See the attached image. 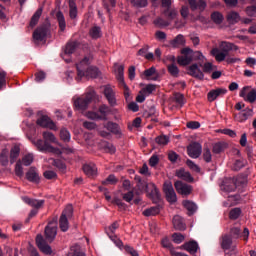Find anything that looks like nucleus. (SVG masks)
<instances>
[{
  "label": "nucleus",
  "mask_w": 256,
  "mask_h": 256,
  "mask_svg": "<svg viewBox=\"0 0 256 256\" xmlns=\"http://www.w3.org/2000/svg\"><path fill=\"white\" fill-rule=\"evenodd\" d=\"M29 139L30 141H32L33 145L37 147L40 153H53V155H61V153H63L61 149L51 146L50 143H55V141L57 140V138H55V135L51 132H43L44 140L38 139L35 141L31 138Z\"/></svg>",
  "instance_id": "1"
},
{
  "label": "nucleus",
  "mask_w": 256,
  "mask_h": 256,
  "mask_svg": "<svg viewBox=\"0 0 256 256\" xmlns=\"http://www.w3.org/2000/svg\"><path fill=\"white\" fill-rule=\"evenodd\" d=\"M91 63V58L84 57L79 64L76 65L78 71V79L86 77V79H97L101 75L99 68L95 66H89Z\"/></svg>",
  "instance_id": "2"
},
{
  "label": "nucleus",
  "mask_w": 256,
  "mask_h": 256,
  "mask_svg": "<svg viewBox=\"0 0 256 256\" xmlns=\"http://www.w3.org/2000/svg\"><path fill=\"white\" fill-rule=\"evenodd\" d=\"M219 48H213L211 50V56L215 57L218 63L225 61L230 51H239V46L227 41H222Z\"/></svg>",
  "instance_id": "3"
},
{
  "label": "nucleus",
  "mask_w": 256,
  "mask_h": 256,
  "mask_svg": "<svg viewBox=\"0 0 256 256\" xmlns=\"http://www.w3.org/2000/svg\"><path fill=\"white\" fill-rule=\"evenodd\" d=\"M51 35V23L45 21L43 24L38 26L33 32L34 43H46L47 37Z\"/></svg>",
  "instance_id": "4"
},
{
  "label": "nucleus",
  "mask_w": 256,
  "mask_h": 256,
  "mask_svg": "<svg viewBox=\"0 0 256 256\" xmlns=\"http://www.w3.org/2000/svg\"><path fill=\"white\" fill-rule=\"evenodd\" d=\"M59 221V218L57 216H54L50 222H48L47 226L44 230L45 235V241L47 243H53L55 241V237H57V223Z\"/></svg>",
  "instance_id": "5"
},
{
  "label": "nucleus",
  "mask_w": 256,
  "mask_h": 256,
  "mask_svg": "<svg viewBox=\"0 0 256 256\" xmlns=\"http://www.w3.org/2000/svg\"><path fill=\"white\" fill-rule=\"evenodd\" d=\"M51 15L57 19L60 31H65V16L61 12V0H56V7L52 10Z\"/></svg>",
  "instance_id": "6"
},
{
  "label": "nucleus",
  "mask_w": 256,
  "mask_h": 256,
  "mask_svg": "<svg viewBox=\"0 0 256 256\" xmlns=\"http://www.w3.org/2000/svg\"><path fill=\"white\" fill-rule=\"evenodd\" d=\"M36 245L44 255H53V249L48 245L47 240H45L43 235L38 234L36 236Z\"/></svg>",
  "instance_id": "7"
},
{
  "label": "nucleus",
  "mask_w": 256,
  "mask_h": 256,
  "mask_svg": "<svg viewBox=\"0 0 256 256\" xmlns=\"http://www.w3.org/2000/svg\"><path fill=\"white\" fill-rule=\"evenodd\" d=\"M163 191L169 203H177V194L175 193V189H173V183L171 181L164 182Z\"/></svg>",
  "instance_id": "8"
},
{
  "label": "nucleus",
  "mask_w": 256,
  "mask_h": 256,
  "mask_svg": "<svg viewBox=\"0 0 256 256\" xmlns=\"http://www.w3.org/2000/svg\"><path fill=\"white\" fill-rule=\"evenodd\" d=\"M182 56L178 57V64L183 67L189 65L193 61V50L191 48H184L181 50Z\"/></svg>",
  "instance_id": "9"
},
{
  "label": "nucleus",
  "mask_w": 256,
  "mask_h": 256,
  "mask_svg": "<svg viewBox=\"0 0 256 256\" xmlns=\"http://www.w3.org/2000/svg\"><path fill=\"white\" fill-rule=\"evenodd\" d=\"M174 187L177 193H179V195H182L183 197H188V195H191V193H193V186L185 184L182 181H176L174 183Z\"/></svg>",
  "instance_id": "10"
},
{
  "label": "nucleus",
  "mask_w": 256,
  "mask_h": 256,
  "mask_svg": "<svg viewBox=\"0 0 256 256\" xmlns=\"http://www.w3.org/2000/svg\"><path fill=\"white\" fill-rule=\"evenodd\" d=\"M203 152V146L198 142H193L187 146V153L191 159H199L201 153Z\"/></svg>",
  "instance_id": "11"
},
{
  "label": "nucleus",
  "mask_w": 256,
  "mask_h": 256,
  "mask_svg": "<svg viewBox=\"0 0 256 256\" xmlns=\"http://www.w3.org/2000/svg\"><path fill=\"white\" fill-rule=\"evenodd\" d=\"M230 237H232V239H239V238H243V241H249V229L248 228H244L243 233L241 234V228L234 226L230 229Z\"/></svg>",
  "instance_id": "12"
},
{
  "label": "nucleus",
  "mask_w": 256,
  "mask_h": 256,
  "mask_svg": "<svg viewBox=\"0 0 256 256\" xmlns=\"http://www.w3.org/2000/svg\"><path fill=\"white\" fill-rule=\"evenodd\" d=\"M117 229H119V223L114 222L108 228H106V233L111 241H114V243H116L118 247H121V245H123V242H121V240L117 239V236H115V231H117Z\"/></svg>",
  "instance_id": "13"
},
{
  "label": "nucleus",
  "mask_w": 256,
  "mask_h": 256,
  "mask_svg": "<svg viewBox=\"0 0 256 256\" xmlns=\"http://www.w3.org/2000/svg\"><path fill=\"white\" fill-rule=\"evenodd\" d=\"M249 91V86H245L242 88L240 91V97L244 99V101H247L248 103H255L256 101V90L252 89L250 92Z\"/></svg>",
  "instance_id": "14"
},
{
  "label": "nucleus",
  "mask_w": 256,
  "mask_h": 256,
  "mask_svg": "<svg viewBox=\"0 0 256 256\" xmlns=\"http://www.w3.org/2000/svg\"><path fill=\"white\" fill-rule=\"evenodd\" d=\"M191 11L203 13L207 9V0H188Z\"/></svg>",
  "instance_id": "15"
},
{
  "label": "nucleus",
  "mask_w": 256,
  "mask_h": 256,
  "mask_svg": "<svg viewBox=\"0 0 256 256\" xmlns=\"http://www.w3.org/2000/svg\"><path fill=\"white\" fill-rule=\"evenodd\" d=\"M104 128L107 129L109 133L116 135L117 139H121V137H123V132H121V127H119V124L115 122H107L104 125Z\"/></svg>",
  "instance_id": "16"
},
{
  "label": "nucleus",
  "mask_w": 256,
  "mask_h": 256,
  "mask_svg": "<svg viewBox=\"0 0 256 256\" xmlns=\"http://www.w3.org/2000/svg\"><path fill=\"white\" fill-rule=\"evenodd\" d=\"M104 95L111 107L117 105V98H115V91L109 85L104 86Z\"/></svg>",
  "instance_id": "17"
},
{
  "label": "nucleus",
  "mask_w": 256,
  "mask_h": 256,
  "mask_svg": "<svg viewBox=\"0 0 256 256\" xmlns=\"http://www.w3.org/2000/svg\"><path fill=\"white\" fill-rule=\"evenodd\" d=\"M227 94V89L225 88H217L210 90L207 94V99L209 103H213V101L217 100L218 97H223V95Z\"/></svg>",
  "instance_id": "18"
},
{
  "label": "nucleus",
  "mask_w": 256,
  "mask_h": 256,
  "mask_svg": "<svg viewBox=\"0 0 256 256\" xmlns=\"http://www.w3.org/2000/svg\"><path fill=\"white\" fill-rule=\"evenodd\" d=\"M188 75L194 77V79H199L200 81H203V79H205V74H203V71H201L197 64H192L191 66H189Z\"/></svg>",
  "instance_id": "19"
},
{
  "label": "nucleus",
  "mask_w": 256,
  "mask_h": 256,
  "mask_svg": "<svg viewBox=\"0 0 256 256\" xmlns=\"http://www.w3.org/2000/svg\"><path fill=\"white\" fill-rule=\"evenodd\" d=\"M220 245L224 251H229L231 249L233 251L236 247L235 245H233V238L229 236V234H225L224 236H222Z\"/></svg>",
  "instance_id": "20"
},
{
  "label": "nucleus",
  "mask_w": 256,
  "mask_h": 256,
  "mask_svg": "<svg viewBox=\"0 0 256 256\" xmlns=\"http://www.w3.org/2000/svg\"><path fill=\"white\" fill-rule=\"evenodd\" d=\"M180 249H184V251H187L190 253V255H195L199 249V244L197 241L192 240L189 242H185L182 246H180Z\"/></svg>",
  "instance_id": "21"
},
{
  "label": "nucleus",
  "mask_w": 256,
  "mask_h": 256,
  "mask_svg": "<svg viewBox=\"0 0 256 256\" xmlns=\"http://www.w3.org/2000/svg\"><path fill=\"white\" fill-rule=\"evenodd\" d=\"M36 123H37V125H39V127H44V128H48V129H55V123H53L51 121V118H49V116H46V115L40 116L37 119Z\"/></svg>",
  "instance_id": "22"
},
{
  "label": "nucleus",
  "mask_w": 256,
  "mask_h": 256,
  "mask_svg": "<svg viewBox=\"0 0 256 256\" xmlns=\"http://www.w3.org/2000/svg\"><path fill=\"white\" fill-rule=\"evenodd\" d=\"M172 223L174 225V229L176 231H185L187 229V226L185 225V222L183 221V217L176 215L173 217Z\"/></svg>",
  "instance_id": "23"
},
{
  "label": "nucleus",
  "mask_w": 256,
  "mask_h": 256,
  "mask_svg": "<svg viewBox=\"0 0 256 256\" xmlns=\"http://www.w3.org/2000/svg\"><path fill=\"white\" fill-rule=\"evenodd\" d=\"M176 177H178V179H182L183 181H187V183H193L194 181L191 173L185 171L183 168L176 171Z\"/></svg>",
  "instance_id": "24"
},
{
  "label": "nucleus",
  "mask_w": 256,
  "mask_h": 256,
  "mask_svg": "<svg viewBox=\"0 0 256 256\" xmlns=\"http://www.w3.org/2000/svg\"><path fill=\"white\" fill-rule=\"evenodd\" d=\"M146 193L150 199H159V189H157V186L153 183L147 185Z\"/></svg>",
  "instance_id": "25"
},
{
  "label": "nucleus",
  "mask_w": 256,
  "mask_h": 256,
  "mask_svg": "<svg viewBox=\"0 0 256 256\" xmlns=\"http://www.w3.org/2000/svg\"><path fill=\"white\" fill-rule=\"evenodd\" d=\"M83 171L87 177H97V166L95 164H85Z\"/></svg>",
  "instance_id": "26"
},
{
  "label": "nucleus",
  "mask_w": 256,
  "mask_h": 256,
  "mask_svg": "<svg viewBox=\"0 0 256 256\" xmlns=\"http://www.w3.org/2000/svg\"><path fill=\"white\" fill-rule=\"evenodd\" d=\"M162 15L171 23V21L177 19L178 12L175 8H166L162 11Z\"/></svg>",
  "instance_id": "27"
},
{
  "label": "nucleus",
  "mask_w": 256,
  "mask_h": 256,
  "mask_svg": "<svg viewBox=\"0 0 256 256\" xmlns=\"http://www.w3.org/2000/svg\"><path fill=\"white\" fill-rule=\"evenodd\" d=\"M26 179L27 181H30V183H39V173H37L35 168H30L26 173Z\"/></svg>",
  "instance_id": "28"
},
{
  "label": "nucleus",
  "mask_w": 256,
  "mask_h": 256,
  "mask_svg": "<svg viewBox=\"0 0 256 256\" xmlns=\"http://www.w3.org/2000/svg\"><path fill=\"white\" fill-rule=\"evenodd\" d=\"M247 182L248 180L246 175H238L232 179V183L235 185L236 189L238 187H245Z\"/></svg>",
  "instance_id": "29"
},
{
  "label": "nucleus",
  "mask_w": 256,
  "mask_h": 256,
  "mask_svg": "<svg viewBox=\"0 0 256 256\" xmlns=\"http://www.w3.org/2000/svg\"><path fill=\"white\" fill-rule=\"evenodd\" d=\"M41 15H43V8H38L37 11L31 17L29 23V27H31V29L37 26V23H39V19H41Z\"/></svg>",
  "instance_id": "30"
},
{
  "label": "nucleus",
  "mask_w": 256,
  "mask_h": 256,
  "mask_svg": "<svg viewBox=\"0 0 256 256\" xmlns=\"http://www.w3.org/2000/svg\"><path fill=\"white\" fill-rule=\"evenodd\" d=\"M135 180L137 181L135 194L142 195L143 191H147V186L149 184H147V182H143L140 177H136Z\"/></svg>",
  "instance_id": "31"
},
{
  "label": "nucleus",
  "mask_w": 256,
  "mask_h": 256,
  "mask_svg": "<svg viewBox=\"0 0 256 256\" xmlns=\"http://www.w3.org/2000/svg\"><path fill=\"white\" fill-rule=\"evenodd\" d=\"M228 144L227 142H217L213 144L212 147V152L215 155H219V153H223V151H225V149H227Z\"/></svg>",
  "instance_id": "32"
},
{
  "label": "nucleus",
  "mask_w": 256,
  "mask_h": 256,
  "mask_svg": "<svg viewBox=\"0 0 256 256\" xmlns=\"http://www.w3.org/2000/svg\"><path fill=\"white\" fill-rule=\"evenodd\" d=\"M252 115H253V109L246 108V109L242 110L240 113H238V115H237L238 121H240V122L247 121L249 119V117H251Z\"/></svg>",
  "instance_id": "33"
},
{
  "label": "nucleus",
  "mask_w": 256,
  "mask_h": 256,
  "mask_svg": "<svg viewBox=\"0 0 256 256\" xmlns=\"http://www.w3.org/2000/svg\"><path fill=\"white\" fill-rule=\"evenodd\" d=\"M21 153V148L17 145L13 146L10 150V163L13 165L15 161L19 158V155Z\"/></svg>",
  "instance_id": "34"
},
{
  "label": "nucleus",
  "mask_w": 256,
  "mask_h": 256,
  "mask_svg": "<svg viewBox=\"0 0 256 256\" xmlns=\"http://www.w3.org/2000/svg\"><path fill=\"white\" fill-rule=\"evenodd\" d=\"M239 201H241V196L236 194V195L228 196L227 201H225L223 205L224 207H233V205H237Z\"/></svg>",
  "instance_id": "35"
},
{
  "label": "nucleus",
  "mask_w": 256,
  "mask_h": 256,
  "mask_svg": "<svg viewBox=\"0 0 256 256\" xmlns=\"http://www.w3.org/2000/svg\"><path fill=\"white\" fill-rule=\"evenodd\" d=\"M182 205L188 210V215H193V213L197 211V204H195L193 201L184 200Z\"/></svg>",
  "instance_id": "36"
},
{
  "label": "nucleus",
  "mask_w": 256,
  "mask_h": 256,
  "mask_svg": "<svg viewBox=\"0 0 256 256\" xmlns=\"http://www.w3.org/2000/svg\"><path fill=\"white\" fill-rule=\"evenodd\" d=\"M74 105L80 111H85L89 107V102L85 98H78L75 100Z\"/></svg>",
  "instance_id": "37"
},
{
  "label": "nucleus",
  "mask_w": 256,
  "mask_h": 256,
  "mask_svg": "<svg viewBox=\"0 0 256 256\" xmlns=\"http://www.w3.org/2000/svg\"><path fill=\"white\" fill-rule=\"evenodd\" d=\"M69 17L70 19H76L77 18V4L75 3V0H69Z\"/></svg>",
  "instance_id": "38"
},
{
  "label": "nucleus",
  "mask_w": 256,
  "mask_h": 256,
  "mask_svg": "<svg viewBox=\"0 0 256 256\" xmlns=\"http://www.w3.org/2000/svg\"><path fill=\"white\" fill-rule=\"evenodd\" d=\"M116 72H117L116 79L119 82V84L125 83V66L118 65Z\"/></svg>",
  "instance_id": "39"
},
{
  "label": "nucleus",
  "mask_w": 256,
  "mask_h": 256,
  "mask_svg": "<svg viewBox=\"0 0 256 256\" xmlns=\"http://www.w3.org/2000/svg\"><path fill=\"white\" fill-rule=\"evenodd\" d=\"M153 24L155 27H158L159 29H163V27H169L171 25V22L169 20H165L162 17H157Z\"/></svg>",
  "instance_id": "40"
},
{
  "label": "nucleus",
  "mask_w": 256,
  "mask_h": 256,
  "mask_svg": "<svg viewBox=\"0 0 256 256\" xmlns=\"http://www.w3.org/2000/svg\"><path fill=\"white\" fill-rule=\"evenodd\" d=\"M161 209L159 206H153L143 211L144 217H153L155 215H159Z\"/></svg>",
  "instance_id": "41"
},
{
  "label": "nucleus",
  "mask_w": 256,
  "mask_h": 256,
  "mask_svg": "<svg viewBox=\"0 0 256 256\" xmlns=\"http://www.w3.org/2000/svg\"><path fill=\"white\" fill-rule=\"evenodd\" d=\"M170 45L174 48L179 47L181 45H185V36L182 34H178L171 42Z\"/></svg>",
  "instance_id": "42"
},
{
  "label": "nucleus",
  "mask_w": 256,
  "mask_h": 256,
  "mask_svg": "<svg viewBox=\"0 0 256 256\" xmlns=\"http://www.w3.org/2000/svg\"><path fill=\"white\" fill-rule=\"evenodd\" d=\"M0 163L2 167H7L9 165V151L7 149H3L0 153Z\"/></svg>",
  "instance_id": "43"
},
{
  "label": "nucleus",
  "mask_w": 256,
  "mask_h": 256,
  "mask_svg": "<svg viewBox=\"0 0 256 256\" xmlns=\"http://www.w3.org/2000/svg\"><path fill=\"white\" fill-rule=\"evenodd\" d=\"M156 90H157V85L148 84L146 85V87L140 90V93H143V95H145L146 97H149V95H151V93H153V91H156Z\"/></svg>",
  "instance_id": "44"
},
{
  "label": "nucleus",
  "mask_w": 256,
  "mask_h": 256,
  "mask_svg": "<svg viewBox=\"0 0 256 256\" xmlns=\"http://www.w3.org/2000/svg\"><path fill=\"white\" fill-rule=\"evenodd\" d=\"M99 113H100V117L102 121H107V115H109V113H111V108H109V106L107 105H102L99 107Z\"/></svg>",
  "instance_id": "45"
},
{
  "label": "nucleus",
  "mask_w": 256,
  "mask_h": 256,
  "mask_svg": "<svg viewBox=\"0 0 256 256\" xmlns=\"http://www.w3.org/2000/svg\"><path fill=\"white\" fill-rule=\"evenodd\" d=\"M73 217V205L68 204L66 206V220H65V231L69 229V222L68 219H71Z\"/></svg>",
  "instance_id": "46"
},
{
  "label": "nucleus",
  "mask_w": 256,
  "mask_h": 256,
  "mask_svg": "<svg viewBox=\"0 0 256 256\" xmlns=\"http://www.w3.org/2000/svg\"><path fill=\"white\" fill-rule=\"evenodd\" d=\"M89 35L92 39H99L101 38V27L99 26H94L90 29L89 31Z\"/></svg>",
  "instance_id": "47"
},
{
  "label": "nucleus",
  "mask_w": 256,
  "mask_h": 256,
  "mask_svg": "<svg viewBox=\"0 0 256 256\" xmlns=\"http://www.w3.org/2000/svg\"><path fill=\"white\" fill-rule=\"evenodd\" d=\"M227 21H229L232 25H234V23H239V21H241V17L237 12H230L227 15Z\"/></svg>",
  "instance_id": "48"
},
{
  "label": "nucleus",
  "mask_w": 256,
  "mask_h": 256,
  "mask_svg": "<svg viewBox=\"0 0 256 256\" xmlns=\"http://www.w3.org/2000/svg\"><path fill=\"white\" fill-rule=\"evenodd\" d=\"M245 165H247V160L245 159L236 160L232 166V169L233 171H241V169H243Z\"/></svg>",
  "instance_id": "49"
},
{
  "label": "nucleus",
  "mask_w": 256,
  "mask_h": 256,
  "mask_svg": "<svg viewBox=\"0 0 256 256\" xmlns=\"http://www.w3.org/2000/svg\"><path fill=\"white\" fill-rule=\"evenodd\" d=\"M168 69V73L172 76V77H179V68L177 67V65H175L174 63L170 64L167 66Z\"/></svg>",
  "instance_id": "50"
},
{
  "label": "nucleus",
  "mask_w": 256,
  "mask_h": 256,
  "mask_svg": "<svg viewBox=\"0 0 256 256\" xmlns=\"http://www.w3.org/2000/svg\"><path fill=\"white\" fill-rule=\"evenodd\" d=\"M211 19L217 25H221V23H223V14L219 12H213L211 14Z\"/></svg>",
  "instance_id": "51"
},
{
  "label": "nucleus",
  "mask_w": 256,
  "mask_h": 256,
  "mask_svg": "<svg viewBox=\"0 0 256 256\" xmlns=\"http://www.w3.org/2000/svg\"><path fill=\"white\" fill-rule=\"evenodd\" d=\"M202 157L206 163H211V161H213V155L211 154V150L207 147L203 149Z\"/></svg>",
  "instance_id": "52"
},
{
  "label": "nucleus",
  "mask_w": 256,
  "mask_h": 256,
  "mask_svg": "<svg viewBox=\"0 0 256 256\" xmlns=\"http://www.w3.org/2000/svg\"><path fill=\"white\" fill-rule=\"evenodd\" d=\"M131 4L136 9H143V7H147L148 1L147 0H131Z\"/></svg>",
  "instance_id": "53"
},
{
  "label": "nucleus",
  "mask_w": 256,
  "mask_h": 256,
  "mask_svg": "<svg viewBox=\"0 0 256 256\" xmlns=\"http://www.w3.org/2000/svg\"><path fill=\"white\" fill-rule=\"evenodd\" d=\"M103 149L106 153H110V155L115 154V152L117 151V148H115V146L109 142L104 143Z\"/></svg>",
  "instance_id": "54"
},
{
  "label": "nucleus",
  "mask_w": 256,
  "mask_h": 256,
  "mask_svg": "<svg viewBox=\"0 0 256 256\" xmlns=\"http://www.w3.org/2000/svg\"><path fill=\"white\" fill-rule=\"evenodd\" d=\"M134 197H135V191L133 190H128V192L122 194V199L123 201H126V203H131Z\"/></svg>",
  "instance_id": "55"
},
{
  "label": "nucleus",
  "mask_w": 256,
  "mask_h": 256,
  "mask_svg": "<svg viewBox=\"0 0 256 256\" xmlns=\"http://www.w3.org/2000/svg\"><path fill=\"white\" fill-rule=\"evenodd\" d=\"M119 87L124 89V97L127 101H131V90H129V86L125 82L119 84Z\"/></svg>",
  "instance_id": "56"
},
{
  "label": "nucleus",
  "mask_w": 256,
  "mask_h": 256,
  "mask_svg": "<svg viewBox=\"0 0 256 256\" xmlns=\"http://www.w3.org/2000/svg\"><path fill=\"white\" fill-rule=\"evenodd\" d=\"M174 101L179 105L180 107H183L185 105V96L181 93H175L174 94Z\"/></svg>",
  "instance_id": "57"
},
{
  "label": "nucleus",
  "mask_w": 256,
  "mask_h": 256,
  "mask_svg": "<svg viewBox=\"0 0 256 256\" xmlns=\"http://www.w3.org/2000/svg\"><path fill=\"white\" fill-rule=\"evenodd\" d=\"M238 217H241V208H234L229 212V219L235 221Z\"/></svg>",
  "instance_id": "58"
},
{
  "label": "nucleus",
  "mask_w": 256,
  "mask_h": 256,
  "mask_svg": "<svg viewBox=\"0 0 256 256\" xmlns=\"http://www.w3.org/2000/svg\"><path fill=\"white\" fill-rule=\"evenodd\" d=\"M69 256H85V253L81 251L79 246H72Z\"/></svg>",
  "instance_id": "59"
},
{
  "label": "nucleus",
  "mask_w": 256,
  "mask_h": 256,
  "mask_svg": "<svg viewBox=\"0 0 256 256\" xmlns=\"http://www.w3.org/2000/svg\"><path fill=\"white\" fill-rule=\"evenodd\" d=\"M47 77V74L42 70L35 73V81L36 83H43Z\"/></svg>",
  "instance_id": "60"
},
{
  "label": "nucleus",
  "mask_w": 256,
  "mask_h": 256,
  "mask_svg": "<svg viewBox=\"0 0 256 256\" xmlns=\"http://www.w3.org/2000/svg\"><path fill=\"white\" fill-rule=\"evenodd\" d=\"M172 239L177 245H180V243L185 241V236L181 233H174L172 235Z\"/></svg>",
  "instance_id": "61"
},
{
  "label": "nucleus",
  "mask_w": 256,
  "mask_h": 256,
  "mask_svg": "<svg viewBox=\"0 0 256 256\" xmlns=\"http://www.w3.org/2000/svg\"><path fill=\"white\" fill-rule=\"evenodd\" d=\"M155 141L158 145L164 146L169 143V137L165 136V135H160V136L156 137Z\"/></svg>",
  "instance_id": "62"
},
{
  "label": "nucleus",
  "mask_w": 256,
  "mask_h": 256,
  "mask_svg": "<svg viewBox=\"0 0 256 256\" xmlns=\"http://www.w3.org/2000/svg\"><path fill=\"white\" fill-rule=\"evenodd\" d=\"M22 163H23V165H25V167H29V165H31V163H33V154H26L22 158Z\"/></svg>",
  "instance_id": "63"
},
{
  "label": "nucleus",
  "mask_w": 256,
  "mask_h": 256,
  "mask_svg": "<svg viewBox=\"0 0 256 256\" xmlns=\"http://www.w3.org/2000/svg\"><path fill=\"white\" fill-rule=\"evenodd\" d=\"M15 174L17 175V177H23V166L21 160H18L15 165Z\"/></svg>",
  "instance_id": "64"
}]
</instances>
